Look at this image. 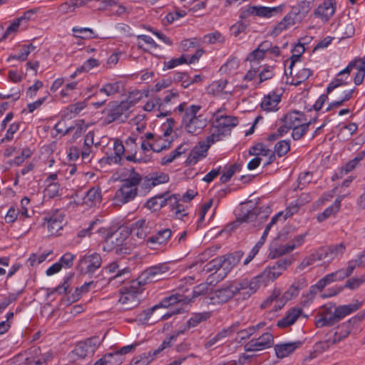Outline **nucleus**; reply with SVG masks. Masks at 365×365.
Segmentation results:
<instances>
[{"label": "nucleus", "instance_id": "f257e3e1", "mask_svg": "<svg viewBox=\"0 0 365 365\" xmlns=\"http://www.w3.org/2000/svg\"><path fill=\"white\" fill-rule=\"evenodd\" d=\"M208 288V285L206 284H200L197 286H195L192 291V298L180 294H175L167 297L158 304L150 309L143 310L141 314L143 315L144 317H140L139 320L143 322L148 321L153 312L160 308H168L180 302H182L184 304H188L191 302L192 300L195 297L201 295H205L207 293Z\"/></svg>", "mask_w": 365, "mask_h": 365}, {"label": "nucleus", "instance_id": "f03ea898", "mask_svg": "<svg viewBox=\"0 0 365 365\" xmlns=\"http://www.w3.org/2000/svg\"><path fill=\"white\" fill-rule=\"evenodd\" d=\"M200 109L201 106L197 105H192L186 109L182 117V123L188 133L197 135L207 125L206 119L202 115H197Z\"/></svg>", "mask_w": 365, "mask_h": 365}, {"label": "nucleus", "instance_id": "7ed1b4c3", "mask_svg": "<svg viewBox=\"0 0 365 365\" xmlns=\"http://www.w3.org/2000/svg\"><path fill=\"white\" fill-rule=\"evenodd\" d=\"M238 292L236 284H230L205 296L202 302L207 305L223 304L231 299Z\"/></svg>", "mask_w": 365, "mask_h": 365}, {"label": "nucleus", "instance_id": "20e7f679", "mask_svg": "<svg viewBox=\"0 0 365 365\" xmlns=\"http://www.w3.org/2000/svg\"><path fill=\"white\" fill-rule=\"evenodd\" d=\"M108 113L106 115L105 121L109 124L113 121L120 119L121 122H125L131 113V104L125 101L120 103L112 102L108 105Z\"/></svg>", "mask_w": 365, "mask_h": 365}, {"label": "nucleus", "instance_id": "39448f33", "mask_svg": "<svg viewBox=\"0 0 365 365\" xmlns=\"http://www.w3.org/2000/svg\"><path fill=\"white\" fill-rule=\"evenodd\" d=\"M168 271V267L165 264H159L146 269L137 280L132 282V287L142 286L147 283L157 282L162 279V275Z\"/></svg>", "mask_w": 365, "mask_h": 365}, {"label": "nucleus", "instance_id": "423d86ee", "mask_svg": "<svg viewBox=\"0 0 365 365\" xmlns=\"http://www.w3.org/2000/svg\"><path fill=\"white\" fill-rule=\"evenodd\" d=\"M101 341L98 336L91 337L83 341L78 343L71 352V357L73 359H85L86 356H91L101 344Z\"/></svg>", "mask_w": 365, "mask_h": 365}, {"label": "nucleus", "instance_id": "0eeeda50", "mask_svg": "<svg viewBox=\"0 0 365 365\" xmlns=\"http://www.w3.org/2000/svg\"><path fill=\"white\" fill-rule=\"evenodd\" d=\"M269 213V207H266L263 211L262 207H255L251 210H247L245 213L237 218V220L232 223V226L235 227L242 222H250L254 220H259V223H262L267 220Z\"/></svg>", "mask_w": 365, "mask_h": 365}, {"label": "nucleus", "instance_id": "6e6552de", "mask_svg": "<svg viewBox=\"0 0 365 365\" xmlns=\"http://www.w3.org/2000/svg\"><path fill=\"white\" fill-rule=\"evenodd\" d=\"M120 187L116 191L115 198L122 204L133 200L138 194V185L140 183L122 180Z\"/></svg>", "mask_w": 365, "mask_h": 365}, {"label": "nucleus", "instance_id": "1a4fd4ad", "mask_svg": "<svg viewBox=\"0 0 365 365\" xmlns=\"http://www.w3.org/2000/svg\"><path fill=\"white\" fill-rule=\"evenodd\" d=\"M282 6L267 7L262 6H250L242 10L240 14V19H245L254 15L260 17L269 18L274 14L282 12Z\"/></svg>", "mask_w": 365, "mask_h": 365}, {"label": "nucleus", "instance_id": "9d476101", "mask_svg": "<svg viewBox=\"0 0 365 365\" xmlns=\"http://www.w3.org/2000/svg\"><path fill=\"white\" fill-rule=\"evenodd\" d=\"M102 258L100 254L94 252L82 257L78 263L80 272L92 274L101 267Z\"/></svg>", "mask_w": 365, "mask_h": 365}, {"label": "nucleus", "instance_id": "9b49d317", "mask_svg": "<svg viewBox=\"0 0 365 365\" xmlns=\"http://www.w3.org/2000/svg\"><path fill=\"white\" fill-rule=\"evenodd\" d=\"M274 344V336L270 332L263 333L259 338L252 339L246 343L244 349L246 351H258L269 349Z\"/></svg>", "mask_w": 365, "mask_h": 365}, {"label": "nucleus", "instance_id": "f8f14e48", "mask_svg": "<svg viewBox=\"0 0 365 365\" xmlns=\"http://www.w3.org/2000/svg\"><path fill=\"white\" fill-rule=\"evenodd\" d=\"M361 319V317H354L341 324L338 327V330L334 333L333 343H339L351 333L356 334L358 331V323Z\"/></svg>", "mask_w": 365, "mask_h": 365}, {"label": "nucleus", "instance_id": "ddd939ff", "mask_svg": "<svg viewBox=\"0 0 365 365\" xmlns=\"http://www.w3.org/2000/svg\"><path fill=\"white\" fill-rule=\"evenodd\" d=\"M140 287L137 286L136 288H133L131 284L129 287L125 288V291L121 293L118 299V302L123 306V309H130L139 304L138 295L141 293L139 289Z\"/></svg>", "mask_w": 365, "mask_h": 365}, {"label": "nucleus", "instance_id": "4468645a", "mask_svg": "<svg viewBox=\"0 0 365 365\" xmlns=\"http://www.w3.org/2000/svg\"><path fill=\"white\" fill-rule=\"evenodd\" d=\"M220 112V109L213 113V115H216L213 126L225 135L230 133L232 128L238 124V119L231 115H218Z\"/></svg>", "mask_w": 365, "mask_h": 365}, {"label": "nucleus", "instance_id": "2eb2a0df", "mask_svg": "<svg viewBox=\"0 0 365 365\" xmlns=\"http://www.w3.org/2000/svg\"><path fill=\"white\" fill-rule=\"evenodd\" d=\"M356 67V61H351L342 71L338 73L336 77L328 85L327 93H331L334 90L344 86L349 83V74Z\"/></svg>", "mask_w": 365, "mask_h": 365}, {"label": "nucleus", "instance_id": "dca6fc26", "mask_svg": "<svg viewBox=\"0 0 365 365\" xmlns=\"http://www.w3.org/2000/svg\"><path fill=\"white\" fill-rule=\"evenodd\" d=\"M96 232L101 235L104 240L103 247L104 251L109 252L115 249V252L118 253L121 250V248L118 247V245L121 244L122 240L116 237V233H111L104 227L98 228Z\"/></svg>", "mask_w": 365, "mask_h": 365}, {"label": "nucleus", "instance_id": "f3484780", "mask_svg": "<svg viewBox=\"0 0 365 365\" xmlns=\"http://www.w3.org/2000/svg\"><path fill=\"white\" fill-rule=\"evenodd\" d=\"M264 283L260 275L253 277L250 281L247 279L242 280L239 284H236L237 288L239 289L238 293L243 295V298L250 297L252 294L255 293L259 289L261 284Z\"/></svg>", "mask_w": 365, "mask_h": 365}, {"label": "nucleus", "instance_id": "a211bd4d", "mask_svg": "<svg viewBox=\"0 0 365 365\" xmlns=\"http://www.w3.org/2000/svg\"><path fill=\"white\" fill-rule=\"evenodd\" d=\"M365 282V277L361 276L360 277H353L349 279L344 286L336 287L328 290L327 294L323 295L324 297H331L335 296L341 292L344 288H348L349 289H355L358 288L361 284Z\"/></svg>", "mask_w": 365, "mask_h": 365}, {"label": "nucleus", "instance_id": "6ab92c4d", "mask_svg": "<svg viewBox=\"0 0 365 365\" xmlns=\"http://www.w3.org/2000/svg\"><path fill=\"white\" fill-rule=\"evenodd\" d=\"M243 256L242 251H236L227 255L220 256L222 270L226 275L231 269L235 267Z\"/></svg>", "mask_w": 365, "mask_h": 365}, {"label": "nucleus", "instance_id": "aec40b11", "mask_svg": "<svg viewBox=\"0 0 365 365\" xmlns=\"http://www.w3.org/2000/svg\"><path fill=\"white\" fill-rule=\"evenodd\" d=\"M208 149L209 145H205V143H199V145L195 146L189 153L185 160L186 165L196 164L200 158L206 156Z\"/></svg>", "mask_w": 365, "mask_h": 365}, {"label": "nucleus", "instance_id": "412c9836", "mask_svg": "<svg viewBox=\"0 0 365 365\" xmlns=\"http://www.w3.org/2000/svg\"><path fill=\"white\" fill-rule=\"evenodd\" d=\"M335 6L334 0H324L317 9L314 14L320 17L322 20L327 21L334 14Z\"/></svg>", "mask_w": 365, "mask_h": 365}, {"label": "nucleus", "instance_id": "4be33fe9", "mask_svg": "<svg viewBox=\"0 0 365 365\" xmlns=\"http://www.w3.org/2000/svg\"><path fill=\"white\" fill-rule=\"evenodd\" d=\"M63 217L61 215H53L52 216L43 218V226L47 227L51 235H56L63 228Z\"/></svg>", "mask_w": 365, "mask_h": 365}, {"label": "nucleus", "instance_id": "5701e85b", "mask_svg": "<svg viewBox=\"0 0 365 365\" xmlns=\"http://www.w3.org/2000/svg\"><path fill=\"white\" fill-rule=\"evenodd\" d=\"M312 6L313 1L312 0H303L296 6H292L290 11L298 19V21L301 22L310 11Z\"/></svg>", "mask_w": 365, "mask_h": 365}, {"label": "nucleus", "instance_id": "b1692460", "mask_svg": "<svg viewBox=\"0 0 365 365\" xmlns=\"http://www.w3.org/2000/svg\"><path fill=\"white\" fill-rule=\"evenodd\" d=\"M210 317V312H205L202 313H196L193 314V316L187 322V323L182 325L180 329H178V333L184 334L191 327L197 326L200 322L206 321Z\"/></svg>", "mask_w": 365, "mask_h": 365}, {"label": "nucleus", "instance_id": "393cba45", "mask_svg": "<svg viewBox=\"0 0 365 365\" xmlns=\"http://www.w3.org/2000/svg\"><path fill=\"white\" fill-rule=\"evenodd\" d=\"M302 344V343L300 341H297L294 342L276 344L274 346L276 355L280 359L287 357L294 352L296 349L301 346Z\"/></svg>", "mask_w": 365, "mask_h": 365}, {"label": "nucleus", "instance_id": "a878e982", "mask_svg": "<svg viewBox=\"0 0 365 365\" xmlns=\"http://www.w3.org/2000/svg\"><path fill=\"white\" fill-rule=\"evenodd\" d=\"M302 310L300 308H292L285 317L277 322V327L279 328H286L292 325L302 314Z\"/></svg>", "mask_w": 365, "mask_h": 365}, {"label": "nucleus", "instance_id": "bb28decb", "mask_svg": "<svg viewBox=\"0 0 365 365\" xmlns=\"http://www.w3.org/2000/svg\"><path fill=\"white\" fill-rule=\"evenodd\" d=\"M361 302H356L354 304H349L346 305H340L334 307L335 318H336L337 322L345 317L346 315L356 311L361 307Z\"/></svg>", "mask_w": 365, "mask_h": 365}, {"label": "nucleus", "instance_id": "cd10ccee", "mask_svg": "<svg viewBox=\"0 0 365 365\" xmlns=\"http://www.w3.org/2000/svg\"><path fill=\"white\" fill-rule=\"evenodd\" d=\"M27 357L25 359L26 365H43L46 359L40 357L41 349L34 346L26 351Z\"/></svg>", "mask_w": 365, "mask_h": 365}, {"label": "nucleus", "instance_id": "c85d7f7f", "mask_svg": "<svg viewBox=\"0 0 365 365\" xmlns=\"http://www.w3.org/2000/svg\"><path fill=\"white\" fill-rule=\"evenodd\" d=\"M281 101V95L276 94L275 93H269L264 96L261 103V108L264 110L273 111L277 110V105Z\"/></svg>", "mask_w": 365, "mask_h": 365}, {"label": "nucleus", "instance_id": "c756f323", "mask_svg": "<svg viewBox=\"0 0 365 365\" xmlns=\"http://www.w3.org/2000/svg\"><path fill=\"white\" fill-rule=\"evenodd\" d=\"M150 227L148 225L145 219H140L132 225L131 232L135 235L140 240H144L148 233Z\"/></svg>", "mask_w": 365, "mask_h": 365}, {"label": "nucleus", "instance_id": "7c9ffc66", "mask_svg": "<svg viewBox=\"0 0 365 365\" xmlns=\"http://www.w3.org/2000/svg\"><path fill=\"white\" fill-rule=\"evenodd\" d=\"M233 331L234 329L232 327L222 329L205 343V347L206 349H210L215 345H220L224 339L229 336Z\"/></svg>", "mask_w": 365, "mask_h": 365}, {"label": "nucleus", "instance_id": "2f4dec72", "mask_svg": "<svg viewBox=\"0 0 365 365\" xmlns=\"http://www.w3.org/2000/svg\"><path fill=\"white\" fill-rule=\"evenodd\" d=\"M304 114L299 111L294 110L285 115L282 119L289 128H292L304 123Z\"/></svg>", "mask_w": 365, "mask_h": 365}, {"label": "nucleus", "instance_id": "473e14b6", "mask_svg": "<svg viewBox=\"0 0 365 365\" xmlns=\"http://www.w3.org/2000/svg\"><path fill=\"white\" fill-rule=\"evenodd\" d=\"M306 286L304 279L295 282L289 289L284 293L282 298L285 302L292 299L293 297H297L299 294V290L302 289Z\"/></svg>", "mask_w": 365, "mask_h": 365}, {"label": "nucleus", "instance_id": "72a5a7b5", "mask_svg": "<svg viewBox=\"0 0 365 365\" xmlns=\"http://www.w3.org/2000/svg\"><path fill=\"white\" fill-rule=\"evenodd\" d=\"M318 317L319 318L316 316L315 319V325L317 327H331L337 323L334 312L331 314H320V316Z\"/></svg>", "mask_w": 365, "mask_h": 365}, {"label": "nucleus", "instance_id": "f704fd0d", "mask_svg": "<svg viewBox=\"0 0 365 365\" xmlns=\"http://www.w3.org/2000/svg\"><path fill=\"white\" fill-rule=\"evenodd\" d=\"M120 82L117 81L114 83H106L99 91L95 94L96 96L101 94H106L107 96H111L120 92Z\"/></svg>", "mask_w": 365, "mask_h": 365}, {"label": "nucleus", "instance_id": "c9c22d12", "mask_svg": "<svg viewBox=\"0 0 365 365\" xmlns=\"http://www.w3.org/2000/svg\"><path fill=\"white\" fill-rule=\"evenodd\" d=\"M101 201V193L99 188H91L90 189L85 197H84V202L87 205H89L90 206H93L96 205L97 203H99Z\"/></svg>", "mask_w": 365, "mask_h": 365}, {"label": "nucleus", "instance_id": "e433bc0d", "mask_svg": "<svg viewBox=\"0 0 365 365\" xmlns=\"http://www.w3.org/2000/svg\"><path fill=\"white\" fill-rule=\"evenodd\" d=\"M171 233V230L168 228L160 230L155 236L149 237L147 242L161 245L170 237Z\"/></svg>", "mask_w": 365, "mask_h": 365}, {"label": "nucleus", "instance_id": "4c0bfd02", "mask_svg": "<svg viewBox=\"0 0 365 365\" xmlns=\"http://www.w3.org/2000/svg\"><path fill=\"white\" fill-rule=\"evenodd\" d=\"M312 74V72L310 69L305 68H301L297 71L289 83L297 86L306 81ZM287 83H289L287 82Z\"/></svg>", "mask_w": 365, "mask_h": 365}, {"label": "nucleus", "instance_id": "58836bf2", "mask_svg": "<svg viewBox=\"0 0 365 365\" xmlns=\"http://www.w3.org/2000/svg\"><path fill=\"white\" fill-rule=\"evenodd\" d=\"M312 124V121L303 123L299 125L291 128L292 130V137L294 140L301 139L308 131L309 127Z\"/></svg>", "mask_w": 365, "mask_h": 365}, {"label": "nucleus", "instance_id": "ea45409f", "mask_svg": "<svg viewBox=\"0 0 365 365\" xmlns=\"http://www.w3.org/2000/svg\"><path fill=\"white\" fill-rule=\"evenodd\" d=\"M354 91V88L344 90V96H342L339 100L331 103L327 108V111H329L334 108H338L342 106L344 102L348 101L351 98Z\"/></svg>", "mask_w": 365, "mask_h": 365}, {"label": "nucleus", "instance_id": "a19ab883", "mask_svg": "<svg viewBox=\"0 0 365 365\" xmlns=\"http://www.w3.org/2000/svg\"><path fill=\"white\" fill-rule=\"evenodd\" d=\"M283 271L280 269L274 270L272 267H268L259 275L262 278V281L266 283L269 280H274L282 274Z\"/></svg>", "mask_w": 365, "mask_h": 365}, {"label": "nucleus", "instance_id": "79ce46f5", "mask_svg": "<svg viewBox=\"0 0 365 365\" xmlns=\"http://www.w3.org/2000/svg\"><path fill=\"white\" fill-rule=\"evenodd\" d=\"M266 325V322H262L257 324L255 326L249 327L246 329L241 330L238 332V334L240 336L242 340H245L249 339L252 334H254L256 331H259L260 329L264 327Z\"/></svg>", "mask_w": 365, "mask_h": 365}, {"label": "nucleus", "instance_id": "37998d69", "mask_svg": "<svg viewBox=\"0 0 365 365\" xmlns=\"http://www.w3.org/2000/svg\"><path fill=\"white\" fill-rule=\"evenodd\" d=\"M294 249V245H281L277 248L272 250L269 254V257L272 259H275L292 252Z\"/></svg>", "mask_w": 365, "mask_h": 365}, {"label": "nucleus", "instance_id": "c03bdc74", "mask_svg": "<svg viewBox=\"0 0 365 365\" xmlns=\"http://www.w3.org/2000/svg\"><path fill=\"white\" fill-rule=\"evenodd\" d=\"M114 152L115 156L110 158V160L114 163H118L121 165V156L125 153V148L122 142L119 140H116L114 143Z\"/></svg>", "mask_w": 365, "mask_h": 365}, {"label": "nucleus", "instance_id": "a18cd8bd", "mask_svg": "<svg viewBox=\"0 0 365 365\" xmlns=\"http://www.w3.org/2000/svg\"><path fill=\"white\" fill-rule=\"evenodd\" d=\"M290 150V141L283 140L277 142L274 146V153L279 157L285 155Z\"/></svg>", "mask_w": 365, "mask_h": 365}, {"label": "nucleus", "instance_id": "49530a36", "mask_svg": "<svg viewBox=\"0 0 365 365\" xmlns=\"http://www.w3.org/2000/svg\"><path fill=\"white\" fill-rule=\"evenodd\" d=\"M271 150L267 148L263 143H259L252 146L249 150V155H259L266 156L270 153Z\"/></svg>", "mask_w": 365, "mask_h": 365}, {"label": "nucleus", "instance_id": "de8ad7c7", "mask_svg": "<svg viewBox=\"0 0 365 365\" xmlns=\"http://www.w3.org/2000/svg\"><path fill=\"white\" fill-rule=\"evenodd\" d=\"M165 196H167V192L161 195H157L150 198L145 203V207L149 210H157L160 209V202L164 199Z\"/></svg>", "mask_w": 365, "mask_h": 365}, {"label": "nucleus", "instance_id": "09e8293b", "mask_svg": "<svg viewBox=\"0 0 365 365\" xmlns=\"http://www.w3.org/2000/svg\"><path fill=\"white\" fill-rule=\"evenodd\" d=\"M249 24L250 21L247 19H240V21L231 26L230 30L234 36L237 37L240 34L245 31Z\"/></svg>", "mask_w": 365, "mask_h": 365}, {"label": "nucleus", "instance_id": "8fccbe9b", "mask_svg": "<svg viewBox=\"0 0 365 365\" xmlns=\"http://www.w3.org/2000/svg\"><path fill=\"white\" fill-rule=\"evenodd\" d=\"M340 38H346L352 36L354 34V27L352 24H341L339 27Z\"/></svg>", "mask_w": 365, "mask_h": 365}, {"label": "nucleus", "instance_id": "3c124183", "mask_svg": "<svg viewBox=\"0 0 365 365\" xmlns=\"http://www.w3.org/2000/svg\"><path fill=\"white\" fill-rule=\"evenodd\" d=\"M73 31L75 33H80V35H75V36L82 39H90L97 37V35L95 34L94 31L89 28H73Z\"/></svg>", "mask_w": 365, "mask_h": 365}, {"label": "nucleus", "instance_id": "603ef678", "mask_svg": "<svg viewBox=\"0 0 365 365\" xmlns=\"http://www.w3.org/2000/svg\"><path fill=\"white\" fill-rule=\"evenodd\" d=\"M98 225L97 221H92L88 228L83 229L78 232L77 237L80 239H83L86 237L91 236L94 232H97L96 230L99 228Z\"/></svg>", "mask_w": 365, "mask_h": 365}, {"label": "nucleus", "instance_id": "864d4df0", "mask_svg": "<svg viewBox=\"0 0 365 365\" xmlns=\"http://www.w3.org/2000/svg\"><path fill=\"white\" fill-rule=\"evenodd\" d=\"M221 269H222L221 258L220 257H218L207 263L205 265L203 270L207 272H211L213 271L217 272Z\"/></svg>", "mask_w": 365, "mask_h": 365}, {"label": "nucleus", "instance_id": "5fc2aeb1", "mask_svg": "<svg viewBox=\"0 0 365 365\" xmlns=\"http://www.w3.org/2000/svg\"><path fill=\"white\" fill-rule=\"evenodd\" d=\"M336 343H333V339H327L324 341H321L317 342L314 346V350L315 353L322 354L324 351L329 349V348L334 344H336Z\"/></svg>", "mask_w": 365, "mask_h": 365}, {"label": "nucleus", "instance_id": "6e6d98bb", "mask_svg": "<svg viewBox=\"0 0 365 365\" xmlns=\"http://www.w3.org/2000/svg\"><path fill=\"white\" fill-rule=\"evenodd\" d=\"M60 185L57 182H51L46 187L45 195L49 198H53L60 195Z\"/></svg>", "mask_w": 365, "mask_h": 365}, {"label": "nucleus", "instance_id": "4d7b16f0", "mask_svg": "<svg viewBox=\"0 0 365 365\" xmlns=\"http://www.w3.org/2000/svg\"><path fill=\"white\" fill-rule=\"evenodd\" d=\"M114 356L113 353H108L98 360L93 365H119L122 363L121 359L113 363L111 359H113Z\"/></svg>", "mask_w": 365, "mask_h": 365}, {"label": "nucleus", "instance_id": "13d9d810", "mask_svg": "<svg viewBox=\"0 0 365 365\" xmlns=\"http://www.w3.org/2000/svg\"><path fill=\"white\" fill-rule=\"evenodd\" d=\"M114 356L113 353H108L98 360L93 365H119L122 363L121 359L113 363L111 359H113Z\"/></svg>", "mask_w": 365, "mask_h": 365}, {"label": "nucleus", "instance_id": "bf43d9fd", "mask_svg": "<svg viewBox=\"0 0 365 365\" xmlns=\"http://www.w3.org/2000/svg\"><path fill=\"white\" fill-rule=\"evenodd\" d=\"M114 356L113 353H108L98 360L93 365H119L122 363L121 359L113 363L111 359H113Z\"/></svg>", "mask_w": 365, "mask_h": 365}, {"label": "nucleus", "instance_id": "052dcab7", "mask_svg": "<svg viewBox=\"0 0 365 365\" xmlns=\"http://www.w3.org/2000/svg\"><path fill=\"white\" fill-rule=\"evenodd\" d=\"M74 273H69L63 279V282L58 285L52 292H58L59 294H64L66 292L68 288L71 284V280L73 278Z\"/></svg>", "mask_w": 365, "mask_h": 365}, {"label": "nucleus", "instance_id": "680f3d73", "mask_svg": "<svg viewBox=\"0 0 365 365\" xmlns=\"http://www.w3.org/2000/svg\"><path fill=\"white\" fill-rule=\"evenodd\" d=\"M240 168V165H238L237 163H234L233 165H230L228 168L227 170L221 175V177L220 178L221 182L225 183V182L230 181L231 178L233 176V175L236 172V170H239Z\"/></svg>", "mask_w": 365, "mask_h": 365}, {"label": "nucleus", "instance_id": "e2e57ef3", "mask_svg": "<svg viewBox=\"0 0 365 365\" xmlns=\"http://www.w3.org/2000/svg\"><path fill=\"white\" fill-rule=\"evenodd\" d=\"M178 203V199L175 195H169V193L167 192V196H165L164 199L160 202V207L168 205L171 210H175Z\"/></svg>", "mask_w": 365, "mask_h": 365}, {"label": "nucleus", "instance_id": "0e129e2a", "mask_svg": "<svg viewBox=\"0 0 365 365\" xmlns=\"http://www.w3.org/2000/svg\"><path fill=\"white\" fill-rule=\"evenodd\" d=\"M183 63H187V58L182 55L180 58H173L168 61L164 62V68L163 69H171L175 68L178 65H181Z\"/></svg>", "mask_w": 365, "mask_h": 365}, {"label": "nucleus", "instance_id": "69168bd1", "mask_svg": "<svg viewBox=\"0 0 365 365\" xmlns=\"http://www.w3.org/2000/svg\"><path fill=\"white\" fill-rule=\"evenodd\" d=\"M292 257H287L283 259H279L275 264L272 266V269H280L282 271H284L288 266H289L292 263Z\"/></svg>", "mask_w": 365, "mask_h": 365}, {"label": "nucleus", "instance_id": "338daca9", "mask_svg": "<svg viewBox=\"0 0 365 365\" xmlns=\"http://www.w3.org/2000/svg\"><path fill=\"white\" fill-rule=\"evenodd\" d=\"M153 360L151 357V352L148 354H143L138 357L133 359V363L135 365H148L150 361Z\"/></svg>", "mask_w": 365, "mask_h": 365}, {"label": "nucleus", "instance_id": "774afa93", "mask_svg": "<svg viewBox=\"0 0 365 365\" xmlns=\"http://www.w3.org/2000/svg\"><path fill=\"white\" fill-rule=\"evenodd\" d=\"M329 254H330V258L333 260L339 254H343L345 250V245L344 243H340L336 245H331L328 247Z\"/></svg>", "mask_w": 365, "mask_h": 365}]
</instances>
